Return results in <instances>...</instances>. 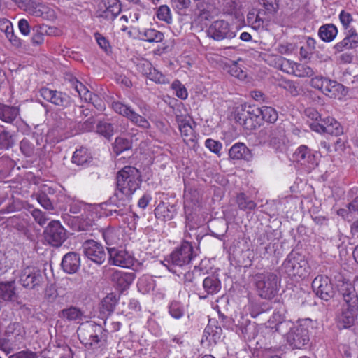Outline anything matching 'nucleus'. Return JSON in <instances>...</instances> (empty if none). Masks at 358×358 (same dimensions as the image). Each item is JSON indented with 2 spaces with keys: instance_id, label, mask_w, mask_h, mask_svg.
I'll return each mask as SVG.
<instances>
[{
  "instance_id": "nucleus-1",
  "label": "nucleus",
  "mask_w": 358,
  "mask_h": 358,
  "mask_svg": "<svg viewBox=\"0 0 358 358\" xmlns=\"http://www.w3.org/2000/svg\"><path fill=\"white\" fill-rule=\"evenodd\" d=\"M142 182L141 172L131 166H126L117 173L116 189L114 193L121 201H130Z\"/></svg>"
},
{
  "instance_id": "nucleus-2",
  "label": "nucleus",
  "mask_w": 358,
  "mask_h": 358,
  "mask_svg": "<svg viewBox=\"0 0 358 358\" xmlns=\"http://www.w3.org/2000/svg\"><path fill=\"white\" fill-rule=\"evenodd\" d=\"M108 330L94 322H87L78 329V336L87 348L94 349L107 343Z\"/></svg>"
},
{
  "instance_id": "nucleus-3",
  "label": "nucleus",
  "mask_w": 358,
  "mask_h": 358,
  "mask_svg": "<svg viewBox=\"0 0 358 358\" xmlns=\"http://www.w3.org/2000/svg\"><path fill=\"white\" fill-rule=\"evenodd\" d=\"M193 246L189 241H184L162 262L168 269L180 276L176 268L188 265L194 258Z\"/></svg>"
},
{
  "instance_id": "nucleus-4",
  "label": "nucleus",
  "mask_w": 358,
  "mask_h": 358,
  "mask_svg": "<svg viewBox=\"0 0 358 358\" xmlns=\"http://www.w3.org/2000/svg\"><path fill=\"white\" fill-rule=\"evenodd\" d=\"M285 129L282 127L268 124L256 133L259 144L268 145L277 152H282L285 147Z\"/></svg>"
},
{
  "instance_id": "nucleus-5",
  "label": "nucleus",
  "mask_w": 358,
  "mask_h": 358,
  "mask_svg": "<svg viewBox=\"0 0 358 358\" xmlns=\"http://www.w3.org/2000/svg\"><path fill=\"white\" fill-rule=\"evenodd\" d=\"M112 108L115 113L127 117L136 126L144 129L150 128V124L145 117L147 112L149 111L148 105L143 104L139 107L140 112L142 115L137 113L130 106L120 101L113 102Z\"/></svg>"
},
{
  "instance_id": "nucleus-6",
  "label": "nucleus",
  "mask_w": 358,
  "mask_h": 358,
  "mask_svg": "<svg viewBox=\"0 0 358 358\" xmlns=\"http://www.w3.org/2000/svg\"><path fill=\"white\" fill-rule=\"evenodd\" d=\"M255 285L259 296L270 299L278 293V277L273 273H259L255 275Z\"/></svg>"
},
{
  "instance_id": "nucleus-7",
  "label": "nucleus",
  "mask_w": 358,
  "mask_h": 358,
  "mask_svg": "<svg viewBox=\"0 0 358 358\" xmlns=\"http://www.w3.org/2000/svg\"><path fill=\"white\" fill-rule=\"evenodd\" d=\"M282 268L289 275L305 276L308 273V264L299 253L291 252L284 261Z\"/></svg>"
},
{
  "instance_id": "nucleus-8",
  "label": "nucleus",
  "mask_w": 358,
  "mask_h": 358,
  "mask_svg": "<svg viewBox=\"0 0 358 358\" xmlns=\"http://www.w3.org/2000/svg\"><path fill=\"white\" fill-rule=\"evenodd\" d=\"M19 278L20 285L29 289H38L44 282L41 271L35 266H27L23 268Z\"/></svg>"
},
{
  "instance_id": "nucleus-9",
  "label": "nucleus",
  "mask_w": 358,
  "mask_h": 358,
  "mask_svg": "<svg viewBox=\"0 0 358 358\" xmlns=\"http://www.w3.org/2000/svg\"><path fill=\"white\" fill-rule=\"evenodd\" d=\"M207 35L215 41L231 39L236 36V31L233 30L230 24L223 20L212 22L207 29Z\"/></svg>"
},
{
  "instance_id": "nucleus-10",
  "label": "nucleus",
  "mask_w": 358,
  "mask_h": 358,
  "mask_svg": "<svg viewBox=\"0 0 358 358\" xmlns=\"http://www.w3.org/2000/svg\"><path fill=\"white\" fill-rule=\"evenodd\" d=\"M45 241L54 247L60 246L66 239V231L59 221H51L44 231Z\"/></svg>"
},
{
  "instance_id": "nucleus-11",
  "label": "nucleus",
  "mask_w": 358,
  "mask_h": 358,
  "mask_svg": "<svg viewBox=\"0 0 358 358\" xmlns=\"http://www.w3.org/2000/svg\"><path fill=\"white\" fill-rule=\"evenodd\" d=\"M82 249L85 256L98 265L102 264L106 259L103 246L94 240H86L82 245Z\"/></svg>"
},
{
  "instance_id": "nucleus-12",
  "label": "nucleus",
  "mask_w": 358,
  "mask_h": 358,
  "mask_svg": "<svg viewBox=\"0 0 358 358\" xmlns=\"http://www.w3.org/2000/svg\"><path fill=\"white\" fill-rule=\"evenodd\" d=\"M108 253L109 255L108 262L110 264L123 267L131 268L134 265L135 258L127 250L115 247L108 248Z\"/></svg>"
},
{
  "instance_id": "nucleus-13",
  "label": "nucleus",
  "mask_w": 358,
  "mask_h": 358,
  "mask_svg": "<svg viewBox=\"0 0 358 358\" xmlns=\"http://www.w3.org/2000/svg\"><path fill=\"white\" fill-rule=\"evenodd\" d=\"M287 341L293 348H301L309 341L308 329L301 324L293 326L287 334Z\"/></svg>"
},
{
  "instance_id": "nucleus-14",
  "label": "nucleus",
  "mask_w": 358,
  "mask_h": 358,
  "mask_svg": "<svg viewBox=\"0 0 358 358\" xmlns=\"http://www.w3.org/2000/svg\"><path fill=\"white\" fill-rule=\"evenodd\" d=\"M312 288L320 299L328 301L334 295V289L330 279L318 275L312 282Z\"/></svg>"
},
{
  "instance_id": "nucleus-15",
  "label": "nucleus",
  "mask_w": 358,
  "mask_h": 358,
  "mask_svg": "<svg viewBox=\"0 0 358 358\" xmlns=\"http://www.w3.org/2000/svg\"><path fill=\"white\" fill-rule=\"evenodd\" d=\"M40 95L44 100L63 108L70 106L71 103V99L68 94L48 87L41 88Z\"/></svg>"
},
{
  "instance_id": "nucleus-16",
  "label": "nucleus",
  "mask_w": 358,
  "mask_h": 358,
  "mask_svg": "<svg viewBox=\"0 0 358 358\" xmlns=\"http://www.w3.org/2000/svg\"><path fill=\"white\" fill-rule=\"evenodd\" d=\"M261 8L257 12L260 28H263L265 22H269L277 13L279 6L278 0H259Z\"/></svg>"
},
{
  "instance_id": "nucleus-17",
  "label": "nucleus",
  "mask_w": 358,
  "mask_h": 358,
  "mask_svg": "<svg viewBox=\"0 0 358 358\" xmlns=\"http://www.w3.org/2000/svg\"><path fill=\"white\" fill-rule=\"evenodd\" d=\"M294 161L308 169H314L317 165L316 158L313 152L306 145H300L293 154Z\"/></svg>"
},
{
  "instance_id": "nucleus-18",
  "label": "nucleus",
  "mask_w": 358,
  "mask_h": 358,
  "mask_svg": "<svg viewBox=\"0 0 358 358\" xmlns=\"http://www.w3.org/2000/svg\"><path fill=\"white\" fill-rule=\"evenodd\" d=\"M358 47V33L355 29L345 31V37L333 47L335 53L343 52L345 50L355 49Z\"/></svg>"
},
{
  "instance_id": "nucleus-19",
  "label": "nucleus",
  "mask_w": 358,
  "mask_h": 358,
  "mask_svg": "<svg viewBox=\"0 0 358 358\" xmlns=\"http://www.w3.org/2000/svg\"><path fill=\"white\" fill-rule=\"evenodd\" d=\"M341 314L338 317V327L339 329H348L352 327L357 316V307L356 305H346Z\"/></svg>"
},
{
  "instance_id": "nucleus-20",
  "label": "nucleus",
  "mask_w": 358,
  "mask_h": 358,
  "mask_svg": "<svg viewBox=\"0 0 358 358\" xmlns=\"http://www.w3.org/2000/svg\"><path fill=\"white\" fill-rule=\"evenodd\" d=\"M321 92L331 98H336L339 94L345 95L347 89L337 81L326 78Z\"/></svg>"
},
{
  "instance_id": "nucleus-21",
  "label": "nucleus",
  "mask_w": 358,
  "mask_h": 358,
  "mask_svg": "<svg viewBox=\"0 0 358 358\" xmlns=\"http://www.w3.org/2000/svg\"><path fill=\"white\" fill-rule=\"evenodd\" d=\"M61 266L67 273H76L80 266L79 255L73 252H68L63 257Z\"/></svg>"
},
{
  "instance_id": "nucleus-22",
  "label": "nucleus",
  "mask_w": 358,
  "mask_h": 358,
  "mask_svg": "<svg viewBox=\"0 0 358 358\" xmlns=\"http://www.w3.org/2000/svg\"><path fill=\"white\" fill-rule=\"evenodd\" d=\"M229 155L234 160L250 161L252 157L250 150L243 143H236L233 145L229 150Z\"/></svg>"
},
{
  "instance_id": "nucleus-23",
  "label": "nucleus",
  "mask_w": 358,
  "mask_h": 358,
  "mask_svg": "<svg viewBox=\"0 0 358 358\" xmlns=\"http://www.w3.org/2000/svg\"><path fill=\"white\" fill-rule=\"evenodd\" d=\"M17 298L14 281L0 282V300L14 302Z\"/></svg>"
},
{
  "instance_id": "nucleus-24",
  "label": "nucleus",
  "mask_w": 358,
  "mask_h": 358,
  "mask_svg": "<svg viewBox=\"0 0 358 358\" xmlns=\"http://www.w3.org/2000/svg\"><path fill=\"white\" fill-rule=\"evenodd\" d=\"M357 292V287L355 285V279L353 281V284L343 282L339 288V293L342 295L346 305H356Z\"/></svg>"
},
{
  "instance_id": "nucleus-25",
  "label": "nucleus",
  "mask_w": 358,
  "mask_h": 358,
  "mask_svg": "<svg viewBox=\"0 0 358 358\" xmlns=\"http://www.w3.org/2000/svg\"><path fill=\"white\" fill-rule=\"evenodd\" d=\"M221 281L217 275H210L205 278L203 280V288L206 295L201 296V299H206L208 295H213L218 293L221 289Z\"/></svg>"
},
{
  "instance_id": "nucleus-26",
  "label": "nucleus",
  "mask_w": 358,
  "mask_h": 358,
  "mask_svg": "<svg viewBox=\"0 0 358 358\" xmlns=\"http://www.w3.org/2000/svg\"><path fill=\"white\" fill-rule=\"evenodd\" d=\"M111 279L121 289H125L133 282L135 279V273L115 271L112 274Z\"/></svg>"
},
{
  "instance_id": "nucleus-27",
  "label": "nucleus",
  "mask_w": 358,
  "mask_h": 358,
  "mask_svg": "<svg viewBox=\"0 0 358 358\" xmlns=\"http://www.w3.org/2000/svg\"><path fill=\"white\" fill-rule=\"evenodd\" d=\"M84 313L83 310L74 306H70L62 309L58 313L59 317L69 322L82 320Z\"/></svg>"
},
{
  "instance_id": "nucleus-28",
  "label": "nucleus",
  "mask_w": 358,
  "mask_h": 358,
  "mask_svg": "<svg viewBox=\"0 0 358 358\" xmlns=\"http://www.w3.org/2000/svg\"><path fill=\"white\" fill-rule=\"evenodd\" d=\"M117 194L114 193L113 195L110 198V202L114 208L110 209L107 215H113L114 213L117 216L122 217L127 214V213L128 212L129 208H127V207L129 205L130 201L123 202L120 200V199L119 197L115 198Z\"/></svg>"
},
{
  "instance_id": "nucleus-29",
  "label": "nucleus",
  "mask_w": 358,
  "mask_h": 358,
  "mask_svg": "<svg viewBox=\"0 0 358 358\" xmlns=\"http://www.w3.org/2000/svg\"><path fill=\"white\" fill-rule=\"evenodd\" d=\"M235 120L245 130H252L256 127V124H254L252 120L249 118L248 113H247L243 106L237 108Z\"/></svg>"
},
{
  "instance_id": "nucleus-30",
  "label": "nucleus",
  "mask_w": 358,
  "mask_h": 358,
  "mask_svg": "<svg viewBox=\"0 0 358 358\" xmlns=\"http://www.w3.org/2000/svg\"><path fill=\"white\" fill-rule=\"evenodd\" d=\"M5 334L10 339L19 341L23 338L25 331L22 324L18 322H13L6 327Z\"/></svg>"
},
{
  "instance_id": "nucleus-31",
  "label": "nucleus",
  "mask_w": 358,
  "mask_h": 358,
  "mask_svg": "<svg viewBox=\"0 0 358 358\" xmlns=\"http://www.w3.org/2000/svg\"><path fill=\"white\" fill-rule=\"evenodd\" d=\"M92 161V157L90 152L87 148L83 147L76 150L71 159L72 163L83 166L88 165Z\"/></svg>"
},
{
  "instance_id": "nucleus-32",
  "label": "nucleus",
  "mask_w": 358,
  "mask_h": 358,
  "mask_svg": "<svg viewBox=\"0 0 358 358\" xmlns=\"http://www.w3.org/2000/svg\"><path fill=\"white\" fill-rule=\"evenodd\" d=\"M71 85L81 99L94 104V99L97 98V96L91 92L82 83L74 79L71 80Z\"/></svg>"
},
{
  "instance_id": "nucleus-33",
  "label": "nucleus",
  "mask_w": 358,
  "mask_h": 358,
  "mask_svg": "<svg viewBox=\"0 0 358 358\" xmlns=\"http://www.w3.org/2000/svg\"><path fill=\"white\" fill-rule=\"evenodd\" d=\"M176 213L174 206H167L164 202L159 203L155 209V217L162 220H171Z\"/></svg>"
},
{
  "instance_id": "nucleus-34",
  "label": "nucleus",
  "mask_w": 358,
  "mask_h": 358,
  "mask_svg": "<svg viewBox=\"0 0 358 358\" xmlns=\"http://www.w3.org/2000/svg\"><path fill=\"white\" fill-rule=\"evenodd\" d=\"M19 113L17 107L0 104V120L6 123L12 124L19 115Z\"/></svg>"
},
{
  "instance_id": "nucleus-35",
  "label": "nucleus",
  "mask_w": 358,
  "mask_h": 358,
  "mask_svg": "<svg viewBox=\"0 0 358 358\" xmlns=\"http://www.w3.org/2000/svg\"><path fill=\"white\" fill-rule=\"evenodd\" d=\"M338 34V29L334 24H326L322 25L318 30V36L327 43L334 40Z\"/></svg>"
},
{
  "instance_id": "nucleus-36",
  "label": "nucleus",
  "mask_w": 358,
  "mask_h": 358,
  "mask_svg": "<svg viewBox=\"0 0 358 358\" xmlns=\"http://www.w3.org/2000/svg\"><path fill=\"white\" fill-rule=\"evenodd\" d=\"M140 39L149 43H159L164 39V34L155 29H146L138 31Z\"/></svg>"
},
{
  "instance_id": "nucleus-37",
  "label": "nucleus",
  "mask_w": 358,
  "mask_h": 358,
  "mask_svg": "<svg viewBox=\"0 0 358 358\" xmlns=\"http://www.w3.org/2000/svg\"><path fill=\"white\" fill-rule=\"evenodd\" d=\"M324 132L332 136H338L343 134L341 124L331 117L324 118Z\"/></svg>"
},
{
  "instance_id": "nucleus-38",
  "label": "nucleus",
  "mask_w": 358,
  "mask_h": 358,
  "mask_svg": "<svg viewBox=\"0 0 358 358\" xmlns=\"http://www.w3.org/2000/svg\"><path fill=\"white\" fill-rule=\"evenodd\" d=\"M117 303V299L114 294H108L101 301V312L110 314L114 311Z\"/></svg>"
},
{
  "instance_id": "nucleus-39",
  "label": "nucleus",
  "mask_w": 358,
  "mask_h": 358,
  "mask_svg": "<svg viewBox=\"0 0 358 358\" xmlns=\"http://www.w3.org/2000/svg\"><path fill=\"white\" fill-rule=\"evenodd\" d=\"M96 132L109 139L114 134V125L107 122L101 121L96 125Z\"/></svg>"
},
{
  "instance_id": "nucleus-40",
  "label": "nucleus",
  "mask_w": 358,
  "mask_h": 358,
  "mask_svg": "<svg viewBox=\"0 0 358 358\" xmlns=\"http://www.w3.org/2000/svg\"><path fill=\"white\" fill-rule=\"evenodd\" d=\"M259 108L262 120L270 123H273L277 120L278 113L274 108L268 106H262Z\"/></svg>"
},
{
  "instance_id": "nucleus-41",
  "label": "nucleus",
  "mask_w": 358,
  "mask_h": 358,
  "mask_svg": "<svg viewBox=\"0 0 358 358\" xmlns=\"http://www.w3.org/2000/svg\"><path fill=\"white\" fill-rule=\"evenodd\" d=\"M132 148V143L131 141L121 137H117L115 138L113 150L117 154L119 155L124 151L129 150Z\"/></svg>"
},
{
  "instance_id": "nucleus-42",
  "label": "nucleus",
  "mask_w": 358,
  "mask_h": 358,
  "mask_svg": "<svg viewBox=\"0 0 358 358\" xmlns=\"http://www.w3.org/2000/svg\"><path fill=\"white\" fill-rule=\"evenodd\" d=\"M236 202L238 208L243 210H252L255 208L256 203L249 199L244 193H240L237 195Z\"/></svg>"
},
{
  "instance_id": "nucleus-43",
  "label": "nucleus",
  "mask_w": 358,
  "mask_h": 358,
  "mask_svg": "<svg viewBox=\"0 0 358 358\" xmlns=\"http://www.w3.org/2000/svg\"><path fill=\"white\" fill-rule=\"evenodd\" d=\"M19 1L24 4V10L29 14L35 17H40L43 15V11L38 8L39 4L34 0H19Z\"/></svg>"
},
{
  "instance_id": "nucleus-44",
  "label": "nucleus",
  "mask_w": 358,
  "mask_h": 358,
  "mask_svg": "<svg viewBox=\"0 0 358 358\" xmlns=\"http://www.w3.org/2000/svg\"><path fill=\"white\" fill-rule=\"evenodd\" d=\"M179 128L180 134L184 137V141L185 142H194L195 141L194 131L189 122H187L185 124H182Z\"/></svg>"
},
{
  "instance_id": "nucleus-45",
  "label": "nucleus",
  "mask_w": 358,
  "mask_h": 358,
  "mask_svg": "<svg viewBox=\"0 0 358 358\" xmlns=\"http://www.w3.org/2000/svg\"><path fill=\"white\" fill-rule=\"evenodd\" d=\"M169 313L172 317L180 319L185 314V308L179 301H173L169 306Z\"/></svg>"
},
{
  "instance_id": "nucleus-46",
  "label": "nucleus",
  "mask_w": 358,
  "mask_h": 358,
  "mask_svg": "<svg viewBox=\"0 0 358 358\" xmlns=\"http://www.w3.org/2000/svg\"><path fill=\"white\" fill-rule=\"evenodd\" d=\"M280 87L287 91L292 96H296L301 92V89L296 83L286 80L280 84Z\"/></svg>"
},
{
  "instance_id": "nucleus-47",
  "label": "nucleus",
  "mask_w": 358,
  "mask_h": 358,
  "mask_svg": "<svg viewBox=\"0 0 358 358\" xmlns=\"http://www.w3.org/2000/svg\"><path fill=\"white\" fill-rule=\"evenodd\" d=\"M147 78L159 84H167L169 83V80L164 75L153 67L151 71H149Z\"/></svg>"
},
{
  "instance_id": "nucleus-48",
  "label": "nucleus",
  "mask_w": 358,
  "mask_h": 358,
  "mask_svg": "<svg viewBox=\"0 0 358 358\" xmlns=\"http://www.w3.org/2000/svg\"><path fill=\"white\" fill-rule=\"evenodd\" d=\"M14 144V140L12 135L8 132L3 131L0 133V149L7 150L11 148Z\"/></svg>"
},
{
  "instance_id": "nucleus-49",
  "label": "nucleus",
  "mask_w": 358,
  "mask_h": 358,
  "mask_svg": "<svg viewBox=\"0 0 358 358\" xmlns=\"http://www.w3.org/2000/svg\"><path fill=\"white\" fill-rule=\"evenodd\" d=\"M171 88L175 91L176 96L177 97L182 100H185L187 98V90L179 80H174L171 84Z\"/></svg>"
},
{
  "instance_id": "nucleus-50",
  "label": "nucleus",
  "mask_w": 358,
  "mask_h": 358,
  "mask_svg": "<svg viewBox=\"0 0 358 358\" xmlns=\"http://www.w3.org/2000/svg\"><path fill=\"white\" fill-rule=\"evenodd\" d=\"M156 15L159 20H163L168 24L172 21L170 9L166 5L159 6Z\"/></svg>"
},
{
  "instance_id": "nucleus-51",
  "label": "nucleus",
  "mask_w": 358,
  "mask_h": 358,
  "mask_svg": "<svg viewBox=\"0 0 358 358\" xmlns=\"http://www.w3.org/2000/svg\"><path fill=\"white\" fill-rule=\"evenodd\" d=\"M102 236L108 245L116 244L119 241L117 232L114 229H108L105 230L103 232Z\"/></svg>"
},
{
  "instance_id": "nucleus-52",
  "label": "nucleus",
  "mask_w": 358,
  "mask_h": 358,
  "mask_svg": "<svg viewBox=\"0 0 358 358\" xmlns=\"http://www.w3.org/2000/svg\"><path fill=\"white\" fill-rule=\"evenodd\" d=\"M339 20L345 31H349L350 29H354L350 27V23L353 21V17L348 12L343 10L339 14Z\"/></svg>"
},
{
  "instance_id": "nucleus-53",
  "label": "nucleus",
  "mask_w": 358,
  "mask_h": 358,
  "mask_svg": "<svg viewBox=\"0 0 358 358\" xmlns=\"http://www.w3.org/2000/svg\"><path fill=\"white\" fill-rule=\"evenodd\" d=\"M296 70L294 71L295 75L299 77H310L314 74L312 68L305 64H295Z\"/></svg>"
},
{
  "instance_id": "nucleus-54",
  "label": "nucleus",
  "mask_w": 358,
  "mask_h": 358,
  "mask_svg": "<svg viewBox=\"0 0 358 358\" xmlns=\"http://www.w3.org/2000/svg\"><path fill=\"white\" fill-rule=\"evenodd\" d=\"M36 199L38 202L41 205V206L44 208L45 210H53V204L52 203L50 199L45 192H39L36 196Z\"/></svg>"
},
{
  "instance_id": "nucleus-55",
  "label": "nucleus",
  "mask_w": 358,
  "mask_h": 358,
  "mask_svg": "<svg viewBox=\"0 0 358 358\" xmlns=\"http://www.w3.org/2000/svg\"><path fill=\"white\" fill-rule=\"evenodd\" d=\"M34 220L40 225L43 226L49 220L48 215L41 210L35 208L31 212Z\"/></svg>"
},
{
  "instance_id": "nucleus-56",
  "label": "nucleus",
  "mask_w": 358,
  "mask_h": 358,
  "mask_svg": "<svg viewBox=\"0 0 358 358\" xmlns=\"http://www.w3.org/2000/svg\"><path fill=\"white\" fill-rule=\"evenodd\" d=\"M245 109L248 113L249 118L254 124H257V120L260 117V108L255 106H245Z\"/></svg>"
},
{
  "instance_id": "nucleus-57",
  "label": "nucleus",
  "mask_w": 358,
  "mask_h": 358,
  "mask_svg": "<svg viewBox=\"0 0 358 358\" xmlns=\"http://www.w3.org/2000/svg\"><path fill=\"white\" fill-rule=\"evenodd\" d=\"M9 358H38V353L27 349L10 355Z\"/></svg>"
},
{
  "instance_id": "nucleus-58",
  "label": "nucleus",
  "mask_w": 358,
  "mask_h": 358,
  "mask_svg": "<svg viewBox=\"0 0 358 358\" xmlns=\"http://www.w3.org/2000/svg\"><path fill=\"white\" fill-rule=\"evenodd\" d=\"M205 145L211 152L217 155H219L220 151L222 147V145L220 141L211 138H208L205 141Z\"/></svg>"
},
{
  "instance_id": "nucleus-59",
  "label": "nucleus",
  "mask_w": 358,
  "mask_h": 358,
  "mask_svg": "<svg viewBox=\"0 0 358 358\" xmlns=\"http://www.w3.org/2000/svg\"><path fill=\"white\" fill-rule=\"evenodd\" d=\"M20 150L27 157H30L34 151V146L27 139H23L20 142Z\"/></svg>"
},
{
  "instance_id": "nucleus-60",
  "label": "nucleus",
  "mask_w": 358,
  "mask_h": 358,
  "mask_svg": "<svg viewBox=\"0 0 358 358\" xmlns=\"http://www.w3.org/2000/svg\"><path fill=\"white\" fill-rule=\"evenodd\" d=\"M247 22L252 29L258 30L260 29L259 21L257 19V13L255 11H250L247 15Z\"/></svg>"
},
{
  "instance_id": "nucleus-61",
  "label": "nucleus",
  "mask_w": 358,
  "mask_h": 358,
  "mask_svg": "<svg viewBox=\"0 0 358 358\" xmlns=\"http://www.w3.org/2000/svg\"><path fill=\"white\" fill-rule=\"evenodd\" d=\"M151 279L148 277H143L139 279L138 282V289L142 292H148L152 289V284L150 282Z\"/></svg>"
},
{
  "instance_id": "nucleus-62",
  "label": "nucleus",
  "mask_w": 358,
  "mask_h": 358,
  "mask_svg": "<svg viewBox=\"0 0 358 358\" xmlns=\"http://www.w3.org/2000/svg\"><path fill=\"white\" fill-rule=\"evenodd\" d=\"M106 5L116 17L121 13V3L119 0H108Z\"/></svg>"
},
{
  "instance_id": "nucleus-63",
  "label": "nucleus",
  "mask_w": 358,
  "mask_h": 358,
  "mask_svg": "<svg viewBox=\"0 0 358 358\" xmlns=\"http://www.w3.org/2000/svg\"><path fill=\"white\" fill-rule=\"evenodd\" d=\"M94 37L99 44V47L103 49L105 52H108L110 49V45L108 40L103 36L101 34L96 32L94 34Z\"/></svg>"
},
{
  "instance_id": "nucleus-64",
  "label": "nucleus",
  "mask_w": 358,
  "mask_h": 358,
  "mask_svg": "<svg viewBox=\"0 0 358 358\" xmlns=\"http://www.w3.org/2000/svg\"><path fill=\"white\" fill-rule=\"evenodd\" d=\"M106 9L100 10L97 15L99 18H103L108 21H113L116 18V16L111 12L110 8L106 4Z\"/></svg>"
}]
</instances>
